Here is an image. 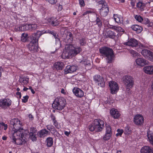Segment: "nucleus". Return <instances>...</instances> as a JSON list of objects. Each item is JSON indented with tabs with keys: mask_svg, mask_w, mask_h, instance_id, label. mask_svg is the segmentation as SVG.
I'll use <instances>...</instances> for the list:
<instances>
[{
	"mask_svg": "<svg viewBox=\"0 0 153 153\" xmlns=\"http://www.w3.org/2000/svg\"><path fill=\"white\" fill-rule=\"evenodd\" d=\"M28 132L27 131H24L22 133L20 131H16L12 133L10 137L13 143L17 145H22L25 144L26 142Z\"/></svg>",
	"mask_w": 153,
	"mask_h": 153,
	"instance_id": "1",
	"label": "nucleus"
},
{
	"mask_svg": "<svg viewBox=\"0 0 153 153\" xmlns=\"http://www.w3.org/2000/svg\"><path fill=\"white\" fill-rule=\"evenodd\" d=\"M82 49L80 47L74 48L71 45H67L65 47L62 54V58H69L74 56L81 51Z\"/></svg>",
	"mask_w": 153,
	"mask_h": 153,
	"instance_id": "2",
	"label": "nucleus"
},
{
	"mask_svg": "<svg viewBox=\"0 0 153 153\" xmlns=\"http://www.w3.org/2000/svg\"><path fill=\"white\" fill-rule=\"evenodd\" d=\"M100 53L105 58L107 63L112 62L114 60V56L113 50L108 47H103L99 49Z\"/></svg>",
	"mask_w": 153,
	"mask_h": 153,
	"instance_id": "3",
	"label": "nucleus"
},
{
	"mask_svg": "<svg viewBox=\"0 0 153 153\" xmlns=\"http://www.w3.org/2000/svg\"><path fill=\"white\" fill-rule=\"evenodd\" d=\"M104 121L100 119H95L92 123L88 126L89 130L93 131L100 132L104 128Z\"/></svg>",
	"mask_w": 153,
	"mask_h": 153,
	"instance_id": "4",
	"label": "nucleus"
},
{
	"mask_svg": "<svg viewBox=\"0 0 153 153\" xmlns=\"http://www.w3.org/2000/svg\"><path fill=\"white\" fill-rule=\"evenodd\" d=\"M66 104L65 98L62 97H58L55 100L52 105L55 109L61 110L65 107Z\"/></svg>",
	"mask_w": 153,
	"mask_h": 153,
	"instance_id": "5",
	"label": "nucleus"
},
{
	"mask_svg": "<svg viewBox=\"0 0 153 153\" xmlns=\"http://www.w3.org/2000/svg\"><path fill=\"white\" fill-rule=\"evenodd\" d=\"M99 4H102V8L100 10V13L102 16L105 17L107 16L109 11V8L106 2L104 1H100Z\"/></svg>",
	"mask_w": 153,
	"mask_h": 153,
	"instance_id": "6",
	"label": "nucleus"
},
{
	"mask_svg": "<svg viewBox=\"0 0 153 153\" xmlns=\"http://www.w3.org/2000/svg\"><path fill=\"white\" fill-rule=\"evenodd\" d=\"M10 126L14 129V132L20 131L21 126V122L18 119H12L10 121Z\"/></svg>",
	"mask_w": 153,
	"mask_h": 153,
	"instance_id": "7",
	"label": "nucleus"
},
{
	"mask_svg": "<svg viewBox=\"0 0 153 153\" xmlns=\"http://www.w3.org/2000/svg\"><path fill=\"white\" fill-rule=\"evenodd\" d=\"M123 82L126 88L129 89L133 87L134 84L132 77L129 76H125L124 78Z\"/></svg>",
	"mask_w": 153,
	"mask_h": 153,
	"instance_id": "8",
	"label": "nucleus"
},
{
	"mask_svg": "<svg viewBox=\"0 0 153 153\" xmlns=\"http://www.w3.org/2000/svg\"><path fill=\"white\" fill-rule=\"evenodd\" d=\"M141 53L144 58L153 62V52L152 51L147 49H143Z\"/></svg>",
	"mask_w": 153,
	"mask_h": 153,
	"instance_id": "9",
	"label": "nucleus"
},
{
	"mask_svg": "<svg viewBox=\"0 0 153 153\" xmlns=\"http://www.w3.org/2000/svg\"><path fill=\"white\" fill-rule=\"evenodd\" d=\"M28 132L26 136L27 138L29 136V138L32 141H34L36 140V133L37 131V130L36 128L31 127L30 128L29 131H27Z\"/></svg>",
	"mask_w": 153,
	"mask_h": 153,
	"instance_id": "10",
	"label": "nucleus"
},
{
	"mask_svg": "<svg viewBox=\"0 0 153 153\" xmlns=\"http://www.w3.org/2000/svg\"><path fill=\"white\" fill-rule=\"evenodd\" d=\"M28 49L31 52H34L38 50V42L32 39L28 45Z\"/></svg>",
	"mask_w": 153,
	"mask_h": 153,
	"instance_id": "11",
	"label": "nucleus"
},
{
	"mask_svg": "<svg viewBox=\"0 0 153 153\" xmlns=\"http://www.w3.org/2000/svg\"><path fill=\"white\" fill-rule=\"evenodd\" d=\"M62 37L64 41L65 42L70 43L73 39L72 33L67 30H65L64 31Z\"/></svg>",
	"mask_w": 153,
	"mask_h": 153,
	"instance_id": "12",
	"label": "nucleus"
},
{
	"mask_svg": "<svg viewBox=\"0 0 153 153\" xmlns=\"http://www.w3.org/2000/svg\"><path fill=\"white\" fill-rule=\"evenodd\" d=\"M94 80L96 82H97L99 86L103 87L105 85V82L103 78L100 75H96L94 76Z\"/></svg>",
	"mask_w": 153,
	"mask_h": 153,
	"instance_id": "13",
	"label": "nucleus"
},
{
	"mask_svg": "<svg viewBox=\"0 0 153 153\" xmlns=\"http://www.w3.org/2000/svg\"><path fill=\"white\" fill-rule=\"evenodd\" d=\"M109 85L110 87L111 93L115 94L119 90L118 85L117 82L114 81H111L109 83Z\"/></svg>",
	"mask_w": 153,
	"mask_h": 153,
	"instance_id": "14",
	"label": "nucleus"
},
{
	"mask_svg": "<svg viewBox=\"0 0 153 153\" xmlns=\"http://www.w3.org/2000/svg\"><path fill=\"white\" fill-rule=\"evenodd\" d=\"M45 33H49L53 35L54 37L56 39V48L58 49L61 46V44L60 40L57 37L58 36V35L56 34L55 32H54L53 30H46L45 31Z\"/></svg>",
	"mask_w": 153,
	"mask_h": 153,
	"instance_id": "15",
	"label": "nucleus"
},
{
	"mask_svg": "<svg viewBox=\"0 0 153 153\" xmlns=\"http://www.w3.org/2000/svg\"><path fill=\"white\" fill-rule=\"evenodd\" d=\"M1 107L5 109L10 106L12 101L9 99H4L1 101Z\"/></svg>",
	"mask_w": 153,
	"mask_h": 153,
	"instance_id": "16",
	"label": "nucleus"
},
{
	"mask_svg": "<svg viewBox=\"0 0 153 153\" xmlns=\"http://www.w3.org/2000/svg\"><path fill=\"white\" fill-rule=\"evenodd\" d=\"M134 121L136 125H141L143 123L144 119L142 115L137 114L134 118Z\"/></svg>",
	"mask_w": 153,
	"mask_h": 153,
	"instance_id": "17",
	"label": "nucleus"
},
{
	"mask_svg": "<svg viewBox=\"0 0 153 153\" xmlns=\"http://www.w3.org/2000/svg\"><path fill=\"white\" fill-rule=\"evenodd\" d=\"M124 45L131 46L132 47H136L138 44V41L135 39H131L128 41L124 43Z\"/></svg>",
	"mask_w": 153,
	"mask_h": 153,
	"instance_id": "18",
	"label": "nucleus"
},
{
	"mask_svg": "<svg viewBox=\"0 0 153 153\" xmlns=\"http://www.w3.org/2000/svg\"><path fill=\"white\" fill-rule=\"evenodd\" d=\"M77 67L76 66L68 65L66 67L64 70L65 73L66 74L68 73H72L75 71L77 70Z\"/></svg>",
	"mask_w": 153,
	"mask_h": 153,
	"instance_id": "19",
	"label": "nucleus"
},
{
	"mask_svg": "<svg viewBox=\"0 0 153 153\" xmlns=\"http://www.w3.org/2000/svg\"><path fill=\"white\" fill-rule=\"evenodd\" d=\"M73 92L75 95L78 97L81 98L84 96V92L80 88H74Z\"/></svg>",
	"mask_w": 153,
	"mask_h": 153,
	"instance_id": "20",
	"label": "nucleus"
},
{
	"mask_svg": "<svg viewBox=\"0 0 153 153\" xmlns=\"http://www.w3.org/2000/svg\"><path fill=\"white\" fill-rule=\"evenodd\" d=\"M135 61L138 65L141 67L147 65L148 63V61L143 58H138Z\"/></svg>",
	"mask_w": 153,
	"mask_h": 153,
	"instance_id": "21",
	"label": "nucleus"
},
{
	"mask_svg": "<svg viewBox=\"0 0 153 153\" xmlns=\"http://www.w3.org/2000/svg\"><path fill=\"white\" fill-rule=\"evenodd\" d=\"M77 40L80 46H85L87 43V41L85 38L84 36H81L79 37L76 36Z\"/></svg>",
	"mask_w": 153,
	"mask_h": 153,
	"instance_id": "22",
	"label": "nucleus"
},
{
	"mask_svg": "<svg viewBox=\"0 0 153 153\" xmlns=\"http://www.w3.org/2000/svg\"><path fill=\"white\" fill-rule=\"evenodd\" d=\"M50 133V131L47 130L46 129H42L38 133V136L41 138H43L47 136Z\"/></svg>",
	"mask_w": 153,
	"mask_h": 153,
	"instance_id": "23",
	"label": "nucleus"
},
{
	"mask_svg": "<svg viewBox=\"0 0 153 153\" xmlns=\"http://www.w3.org/2000/svg\"><path fill=\"white\" fill-rule=\"evenodd\" d=\"M144 71L146 74L152 75L153 74V65L146 66L143 68Z\"/></svg>",
	"mask_w": 153,
	"mask_h": 153,
	"instance_id": "24",
	"label": "nucleus"
},
{
	"mask_svg": "<svg viewBox=\"0 0 153 153\" xmlns=\"http://www.w3.org/2000/svg\"><path fill=\"white\" fill-rule=\"evenodd\" d=\"M141 153H153V149L149 146H143L141 149Z\"/></svg>",
	"mask_w": 153,
	"mask_h": 153,
	"instance_id": "25",
	"label": "nucleus"
},
{
	"mask_svg": "<svg viewBox=\"0 0 153 153\" xmlns=\"http://www.w3.org/2000/svg\"><path fill=\"white\" fill-rule=\"evenodd\" d=\"M110 114L111 116L115 119L118 118L120 116V114L118 111L114 108L112 109L110 111Z\"/></svg>",
	"mask_w": 153,
	"mask_h": 153,
	"instance_id": "26",
	"label": "nucleus"
},
{
	"mask_svg": "<svg viewBox=\"0 0 153 153\" xmlns=\"http://www.w3.org/2000/svg\"><path fill=\"white\" fill-rule=\"evenodd\" d=\"M64 64L62 62H57L54 63L53 68L57 70H62L64 67Z\"/></svg>",
	"mask_w": 153,
	"mask_h": 153,
	"instance_id": "27",
	"label": "nucleus"
},
{
	"mask_svg": "<svg viewBox=\"0 0 153 153\" xmlns=\"http://www.w3.org/2000/svg\"><path fill=\"white\" fill-rule=\"evenodd\" d=\"M43 33L42 31H37L32 35V39L38 42L39 38Z\"/></svg>",
	"mask_w": 153,
	"mask_h": 153,
	"instance_id": "28",
	"label": "nucleus"
},
{
	"mask_svg": "<svg viewBox=\"0 0 153 153\" xmlns=\"http://www.w3.org/2000/svg\"><path fill=\"white\" fill-rule=\"evenodd\" d=\"M131 28L134 30L136 31L138 33H140L143 30V28L141 26L137 25H132Z\"/></svg>",
	"mask_w": 153,
	"mask_h": 153,
	"instance_id": "29",
	"label": "nucleus"
},
{
	"mask_svg": "<svg viewBox=\"0 0 153 153\" xmlns=\"http://www.w3.org/2000/svg\"><path fill=\"white\" fill-rule=\"evenodd\" d=\"M145 4L141 1L137 2L136 5V6L138 9L142 11L144 10V8L145 7Z\"/></svg>",
	"mask_w": 153,
	"mask_h": 153,
	"instance_id": "30",
	"label": "nucleus"
},
{
	"mask_svg": "<svg viewBox=\"0 0 153 153\" xmlns=\"http://www.w3.org/2000/svg\"><path fill=\"white\" fill-rule=\"evenodd\" d=\"M105 35L107 37H109L110 38L113 39L115 37V33L110 30L107 31L105 33Z\"/></svg>",
	"mask_w": 153,
	"mask_h": 153,
	"instance_id": "31",
	"label": "nucleus"
},
{
	"mask_svg": "<svg viewBox=\"0 0 153 153\" xmlns=\"http://www.w3.org/2000/svg\"><path fill=\"white\" fill-rule=\"evenodd\" d=\"M29 79V78L25 77H21L19 79L20 82L24 85H26L28 83Z\"/></svg>",
	"mask_w": 153,
	"mask_h": 153,
	"instance_id": "32",
	"label": "nucleus"
},
{
	"mask_svg": "<svg viewBox=\"0 0 153 153\" xmlns=\"http://www.w3.org/2000/svg\"><path fill=\"white\" fill-rule=\"evenodd\" d=\"M109 28L112 29L119 32H123L124 31V30L120 27H118L116 26L110 25V27Z\"/></svg>",
	"mask_w": 153,
	"mask_h": 153,
	"instance_id": "33",
	"label": "nucleus"
},
{
	"mask_svg": "<svg viewBox=\"0 0 153 153\" xmlns=\"http://www.w3.org/2000/svg\"><path fill=\"white\" fill-rule=\"evenodd\" d=\"M48 21L50 24L53 26L57 25L59 24V21L57 20L53 19L52 18L49 19Z\"/></svg>",
	"mask_w": 153,
	"mask_h": 153,
	"instance_id": "34",
	"label": "nucleus"
},
{
	"mask_svg": "<svg viewBox=\"0 0 153 153\" xmlns=\"http://www.w3.org/2000/svg\"><path fill=\"white\" fill-rule=\"evenodd\" d=\"M114 17L115 22L117 23H121L123 22V19L121 18L120 17L119 15L117 14H114Z\"/></svg>",
	"mask_w": 153,
	"mask_h": 153,
	"instance_id": "35",
	"label": "nucleus"
},
{
	"mask_svg": "<svg viewBox=\"0 0 153 153\" xmlns=\"http://www.w3.org/2000/svg\"><path fill=\"white\" fill-rule=\"evenodd\" d=\"M28 30L32 31L37 29L38 26L37 25L35 24H28Z\"/></svg>",
	"mask_w": 153,
	"mask_h": 153,
	"instance_id": "36",
	"label": "nucleus"
},
{
	"mask_svg": "<svg viewBox=\"0 0 153 153\" xmlns=\"http://www.w3.org/2000/svg\"><path fill=\"white\" fill-rule=\"evenodd\" d=\"M129 52L131 56L134 57H136V56H140L139 53L132 49L129 50Z\"/></svg>",
	"mask_w": 153,
	"mask_h": 153,
	"instance_id": "37",
	"label": "nucleus"
},
{
	"mask_svg": "<svg viewBox=\"0 0 153 153\" xmlns=\"http://www.w3.org/2000/svg\"><path fill=\"white\" fill-rule=\"evenodd\" d=\"M46 141L47 142V146L48 147H51L53 144V140L52 137H48L47 138Z\"/></svg>",
	"mask_w": 153,
	"mask_h": 153,
	"instance_id": "38",
	"label": "nucleus"
},
{
	"mask_svg": "<svg viewBox=\"0 0 153 153\" xmlns=\"http://www.w3.org/2000/svg\"><path fill=\"white\" fill-rule=\"evenodd\" d=\"M111 135V134L108 133H106L105 134L103 137V139L104 140L106 141L109 140Z\"/></svg>",
	"mask_w": 153,
	"mask_h": 153,
	"instance_id": "39",
	"label": "nucleus"
},
{
	"mask_svg": "<svg viewBox=\"0 0 153 153\" xmlns=\"http://www.w3.org/2000/svg\"><path fill=\"white\" fill-rule=\"evenodd\" d=\"M27 33H23L22 34L21 40L23 42H26L27 39Z\"/></svg>",
	"mask_w": 153,
	"mask_h": 153,
	"instance_id": "40",
	"label": "nucleus"
},
{
	"mask_svg": "<svg viewBox=\"0 0 153 153\" xmlns=\"http://www.w3.org/2000/svg\"><path fill=\"white\" fill-rule=\"evenodd\" d=\"M8 127V126L7 124H5L3 122L1 123V130L4 129V130H6Z\"/></svg>",
	"mask_w": 153,
	"mask_h": 153,
	"instance_id": "41",
	"label": "nucleus"
},
{
	"mask_svg": "<svg viewBox=\"0 0 153 153\" xmlns=\"http://www.w3.org/2000/svg\"><path fill=\"white\" fill-rule=\"evenodd\" d=\"M147 136L149 141L152 140L153 138V133L151 131H148Z\"/></svg>",
	"mask_w": 153,
	"mask_h": 153,
	"instance_id": "42",
	"label": "nucleus"
},
{
	"mask_svg": "<svg viewBox=\"0 0 153 153\" xmlns=\"http://www.w3.org/2000/svg\"><path fill=\"white\" fill-rule=\"evenodd\" d=\"M135 18L137 21L139 22H141L143 20V18L140 15H136L135 16Z\"/></svg>",
	"mask_w": 153,
	"mask_h": 153,
	"instance_id": "43",
	"label": "nucleus"
},
{
	"mask_svg": "<svg viewBox=\"0 0 153 153\" xmlns=\"http://www.w3.org/2000/svg\"><path fill=\"white\" fill-rule=\"evenodd\" d=\"M96 24H97L99 27H100L102 25V23L100 19L98 17H97L96 19Z\"/></svg>",
	"mask_w": 153,
	"mask_h": 153,
	"instance_id": "44",
	"label": "nucleus"
},
{
	"mask_svg": "<svg viewBox=\"0 0 153 153\" xmlns=\"http://www.w3.org/2000/svg\"><path fill=\"white\" fill-rule=\"evenodd\" d=\"M106 133H109L111 134V129L110 126L109 125H106Z\"/></svg>",
	"mask_w": 153,
	"mask_h": 153,
	"instance_id": "45",
	"label": "nucleus"
},
{
	"mask_svg": "<svg viewBox=\"0 0 153 153\" xmlns=\"http://www.w3.org/2000/svg\"><path fill=\"white\" fill-rule=\"evenodd\" d=\"M22 28V27H21V25H16L15 26L14 30L16 31H22L21 29Z\"/></svg>",
	"mask_w": 153,
	"mask_h": 153,
	"instance_id": "46",
	"label": "nucleus"
},
{
	"mask_svg": "<svg viewBox=\"0 0 153 153\" xmlns=\"http://www.w3.org/2000/svg\"><path fill=\"white\" fill-rule=\"evenodd\" d=\"M117 133L116 134V136H121L123 133V131L122 129H118L117 130Z\"/></svg>",
	"mask_w": 153,
	"mask_h": 153,
	"instance_id": "47",
	"label": "nucleus"
},
{
	"mask_svg": "<svg viewBox=\"0 0 153 153\" xmlns=\"http://www.w3.org/2000/svg\"><path fill=\"white\" fill-rule=\"evenodd\" d=\"M29 98L28 96L27 95L23 97V99H22V102H26L27 101L28 99Z\"/></svg>",
	"mask_w": 153,
	"mask_h": 153,
	"instance_id": "48",
	"label": "nucleus"
},
{
	"mask_svg": "<svg viewBox=\"0 0 153 153\" xmlns=\"http://www.w3.org/2000/svg\"><path fill=\"white\" fill-rule=\"evenodd\" d=\"M125 131L126 134H130L131 132V130L128 126H126L125 127Z\"/></svg>",
	"mask_w": 153,
	"mask_h": 153,
	"instance_id": "49",
	"label": "nucleus"
},
{
	"mask_svg": "<svg viewBox=\"0 0 153 153\" xmlns=\"http://www.w3.org/2000/svg\"><path fill=\"white\" fill-rule=\"evenodd\" d=\"M23 26L24 27V31L29 30L28 24H23Z\"/></svg>",
	"mask_w": 153,
	"mask_h": 153,
	"instance_id": "50",
	"label": "nucleus"
},
{
	"mask_svg": "<svg viewBox=\"0 0 153 153\" xmlns=\"http://www.w3.org/2000/svg\"><path fill=\"white\" fill-rule=\"evenodd\" d=\"M53 126L51 125H48L46 126L47 129L49 130L50 131L52 129V128H53Z\"/></svg>",
	"mask_w": 153,
	"mask_h": 153,
	"instance_id": "51",
	"label": "nucleus"
},
{
	"mask_svg": "<svg viewBox=\"0 0 153 153\" xmlns=\"http://www.w3.org/2000/svg\"><path fill=\"white\" fill-rule=\"evenodd\" d=\"M138 45L139 48L142 50L145 48V46L141 43H138Z\"/></svg>",
	"mask_w": 153,
	"mask_h": 153,
	"instance_id": "52",
	"label": "nucleus"
},
{
	"mask_svg": "<svg viewBox=\"0 0 153 153\" xmlns=\"http://www.w3.org/2000/svg\"><path fill=\"white\" fill-rule=\"evenodd\" d=\"M53 125L57 128H59L58 123L56 120L53 121Z\"/></svg>",
	"mask_w": 153,
	"mask_h": 153,
	"instance_id": "53",
	"label": "nucleus"
},
{
	"mask_svg": "<svg viewBox=\"0 0 153 153\" xmlns=\"http://www.w3.org/2000/svg\"><path fill=\"white\" fill-rule=\"evenodd\" d=\"M48 2L52 4H55L56 2V0H48Z\"/></svg>",
	"mask_w": 153,
	"mask_h": 153,
	"instance_id": "54",
	"label": "nucleus"
},
{
	"mask_svg": "<svg viewBox=\"0 0 153 153\" xmlns=\"http://www.w3.org/2000/svg\"><path fill=\"white\" fill-rule=\"evenodd\" d=\"M79 3L80 5L82 6L85 5V3L83 0H79Z\"/></svg>",
	"mask_w": 153,
	"mask_h": 153,
	"instance_id": "55",
	"label": "nucleus"
},
{
	"mask_svg": "<svg viewBox=\"0 0 153 153\" xmlns=\"http://www.w3.org/2000/svg\"><path fill=\"white\" fill-rule=\"evenodd\" d=\"M50 131L52 133L55 134L56 132V130L55 129L53 126V128H52V129Z\"/></svg>",
	"mask_w": 153,
	"mask_h": 153,
	"instance_id": "56",
	"label": "nucleus"
},
{
	"mask_svg": "<svg viewBox=\"0 0 153 153\" xmlns=\"http://www.w3.org/2000/svg\"><path fill=\"white\" fill-rule=\"evenodd\" d=\"M51 117L52 120L53 121H54V120H56V118L55 117L53 114H51Z\"/></svg>",
	"mask_w": 153,
	"mask_h": 153,
	"instance_id": "57",
	"label": "nucleus"
},
{
	"mask_svg": "<svg viewBox=\"0 0 153 153\" xmlns=\"http://www.w3.org/2000/svg\"><path fill=\"white\" fill-rule=\"evenodd\" d=\"M71 133V131L68 132L67 131H65L64 132L65 134L67 136H68Z\"/></svg>",
	"mask_w": 153,
	"mask_h": 153,
	"instance_id": "58",
	"label": "nucleus"
},
{
	"mask_svg": "<svg viewBox=\"0 0 153 153\" xmlns=\"http://www.w3.org/2000/svg\"><path fill=\"white\" fill-rule=\"evenodd\" d=\"M16 95H17L19 96L20 98H21L22 96H21V93L20 92H16Z\"/></svg>",
	"mask_w": 153,
	"mask_h": 153,
	"instance_id": "59",
	"label": "nucleus"
},
{
	"mask_svg": "<svg viewBox=\"0 0 153 153\" xmlns=\"http://www.w3.org/2000/svg\"><path fill=\"white\" fill-rule=\"evenodd\" d=\"M28 117L31 120H32L33 119V117L31 114H29L28 115Z\"/></svg>",
	"mask_w": 153,
	"mask_h": 153,
	"instance_id": "60",
	"label": "nucleus"
},
{
	"mask_svg": "<svg viewBox=\"0 0 153 153\" xmlns=\"http://www.w3.org/2000/svg\"><path fill=\"white\" fill-rule=\"evenodd\" d=\"M131 4L132 7H134L135 5V2L133 1H131Z\"/></svg>",
	"mask_w": 153,
	"mask_h": 153,
	"instance_id": "61",
	"label": "nucleus"
},
{
	"mask_svg": "<svg viewBox=\"0 0 153 153\" xmlns=\"http://www.w3.org/2000/svg\"><path fill=\"white\" fill-rule=\"evenodd\" d=\"M91 13L89 11H86L83 14V16H85L88 13Z\"/></svg>",
	"mask_w": 153,
	"mask_h": 153,
	"instance_id": "62",
	"label": "nucleus"
},
{
	"mask_svg": "<svg viewBox=\"0 0 153 153\" xmlns=\"http://www.w3.org/2000/svg\"><path fill=\"white\" fill-rule=\"evenodd\" d=\"M61 92L62 93V94H65V90L63 88H62L61 89Z\"/></svg>",
	"mask_w": 153,
	"mask_h": 153,
	"instance_id": "63",
	"label": "nucleus"
},
{
	"mask_svg": "<svg viewBox=\"0 0 153 153\" xmlns=\"http://www.w3.org/2000/svg\"><path fill=\"white\" fill-rule=\"evenodd\" d=\"M149 142H150V143L153 145V138L152 139V140H150Z\"/></svg>",
	"mask_w": 153,
	"mask_h": 153,
	"instance_id": "64",
	"label": "nucleus"
}]
</instances>
